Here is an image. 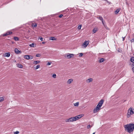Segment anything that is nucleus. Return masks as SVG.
Returning a JSON list of instances; mask_svg holds the SVG:
<instances>
[{
	"mask_svg": "<svg viewBox=\"0 0 134 134\" xmlns=\"http://www.w3.org/2000/svg\"><path fill=\"white\" fill-rule=\"evenodd\" d=\"M79 104V102H77L75 103H74V105L75 106V107H77L78 106Z\"/></svg>",
	"mask_w": 134,
	"mask_h": 134,
	"instance_id": "21",
	"label": "nucleus"
},
{
	"mask_svg": "<svg viewBox=\"0 0 134 134\" xmlns=\"http://www.w3.org/2000/svg\"><path fill=\"white\" fill-rule=\"evenodd\" d=\"M33 58V57L32 55H30V59H32Z\"/></svg>",
	"mask_w": 134,
	"mask_h": 134,
	"instance_id": "34",
	"label": "nucleus"
},
{
	"mask_svg": "<svg viewBox=\"0 0 134 134\" xmlns=\"http://www.w3.org/2000/svg\"><path fill=\"white\" fill-rule=\"evenodd\" d=\"M40 62V61L39 60L34 61V62L33 64H37L39 63Z\"/></svg>",
	"mask_w": 134,
	"mask_h": 134,
	"instance_id": "13",
	"label": "nucleus"
},
{
	"mask_svg": "<svg viewBox=\"0 0 134 134\" xmlns=\"http://www.w3.org/2000/svg\"><path fill=\"white\" fill-rule=\"evenodd\" d=\"M74 55V54H73L67 53L65 54L64 57L68 59H70L72 58Z\"/></svg>",
	"mask_w": 134,
	"mask_h": 134,
	"instance_id": "4",
	"label": "nucleus"
},
{
	"mask_svg": "<svg viewBox=\"0 0 134 134\" xmlns=\"http://www.w3.org/2000/svg\"><path fill=\"white\" fill-rule=\"evenodd\" d=\"M10 56V54L9 52L5 53L4 56L5 57H9Z\"/></svg>",
	"mask_w": 134,
	"mask_h": 134,
	"instance_id": "8",
	"label": "nucleus"
},
{
	"mask_svg": "<svg viewBox=\"0 0 134 134\" xmlns=\"http://www.w3.org/2000/svg\"><path fill=\"white\" fill-rule=\"evenodd\" d=\"M51 64V62H48L47 63V65H50Z\"/></svg>",
	"mask_w": 134,
	"mask_h": 134,
	"instance_id": "39",
	"label": "nucleus"
},
{
	"mask_svg": "<svg viewBox=\"0 0 134 134\" xmlns=\"http://www.w3.org/2000/svg\"><path fill=\"white\" fill-rule=\"evenodd\" d=\"M17 66L21 68H23V66L20 64H18Z\"/></svg>",
	"mask_w": 134,
	"mask_h": 134,
	"instance_id": "18",
	"label": "nucleus"
},
{
	"mask_svg": "<svg viewBox=\"0 0 134 134\" xmlns=\"http://www.w3.org/2000/svg\"><path fill=\"white\" fill-rule=\"evenodd\" d=\"M93 79L92 78H90L87 79L86 81L87 83H89L91 82H92L93 81Z\"/></svg>",
	"mask_w": 134,
	"mask_h": 134,
	"instance_id": "7",
	"label": "nucleus"
},
{
	"mask_svg": "<svg viewBox=\"0 0 134 134\" xmlns=\"http://www.w3.org/2000/svg\"><path fill=\"white\" fill-rule=\"evenodd\" d=\"M89 43V41H88L86 40L85 41L82 45V47L85 48L88 44Z\"/></svg>",
	"mask_w": 134,
	"mask_h": 134,
	"instance_id": "5",
	"label": "nucleus"
},
{
	"mask_svg": "<svg viewBox=\"0 0 134 134\" xmlns=\"http://www.w3.org/2000/svg\"><path fill=\"white\" fill-rule=\"evenodd\" d=\"M65 121L66 122H73L72 118H71L69 119H66Z\"/></svg>",
	"mask_w": 134,
	"mask_h": 134,
	"instance_id": "6",
	"label": "nucleus"
},
{
	"mask_svg": "<svg viewBox=\"0 0 134 134\" xmlns=\"http://www.w3.org/2000/svg\"><path fill=\"white\" fill-rule=\"evenodd\" d=\"M35 67V69L36 70L40 67V66L39 65H38L36 66Z\"/></svg>",
	"mask_w": 134,
	"mask_h": 134,
	"instance_id": "25",
	"label": "nucleus"
},
{
	"mask_svg": "<svg viewBox=\"0 0 134 134\" xmlns=\"http://www.w3.org/2000/svg\"><path fill=\"white\" fill-rule=\"evenodd\" d=\"M132 65L134 66V63H133Z\"/></svg>",
	"mask_w": 134,
	"mask_h": 134,
	"instance_id": "46",
	"label": "nucleus"
},
{
	"mask_svg": "<svg viewBox=\"0 0 134 134\" xmlns=\"http://www.w3.org/2000/svg\"><path fill=\"white\" fill-rule=\"evenodd\" d=\"M130 61L132 63H134V57H131L130 59Z\"/></svg>",
	"mask_w": 134,
	"mask_h": 134,
	"instance_id": "19",
	"label": "nucleus"
},
{
	"mask_svg": "<svg viewBox=\"0 0 134 134\" xmlns=\"http://www.w3.org/2000/svg\"><path fill=\"white\" fill-rule=\"evenodd\" d=\"M133 114H134V109L130 108L128 110L127 116V118H129L130 116L131 115Z\"/></svg>",
	"mask_w": 134,
	"mask_h": 134,
	"instance_id": "3",
	"label": "nucleus"
},
{
	"mask_svg": "<svg viewBox=\"0 0 134 134\" xmlns=\"http://www.w3.org/2000/svg\"><path fill=\"white\" fill-rule=\"evenodd\" d=\"M77 116H75L73 117H72V118L73 121H75L77 120H78L77 118Z\"/></svg>",
	"mask_w": 134,
	"mask_h": 134,
	"instance_id": "14",
	"label": "nucleus"
},
{
	"mask_svg": "<svg viewBox=\"0 0 134 134\" xmlns=\"http://www.w3.org/2000/svg\"><path fill=\"white\" fill-rule=\"evenodd\" d=\"M40 39L41 41H43V38L42 37H41V38H40Z\"/></svg>",
	"mask_w": 134,
	"mask_h": 134,
	"instance_id": "41",
	"label": "nucleus"
},
{
	"mask_svg": "<svg viewBox=\"0 0 134 134\" xmlns=\"http://www.w3.org/2000/svg\"><path fill=\"white\" fill-rule=\"evenodd\" d=\"M90 127V125H88L87 126V128L88 129Z\"/></svg>",
	"mask_w": 134,
	"mask_h": 134,
	"instance_id": "40",
	"label": "nucleus"
},
{
	"mask_svg": "<svg viewBox=\"0 0 134 134\" xmlns=\"http://www.w3.org/2000/svg\"><path fill=\"white\" fill-rule=\"evenodd\" d=\"M124 128L127 132L130 133L132 132L134 129V124H130L126 125L124 126Z\"/></svg>",
	"mask_w": 134,
	"mask_h": 134,
	"instance_id": "1",
	"label": "nucleus"
},
{
	"mask_svg": "<svg viewBox=\"0 0 134 134\" xmlns=\"http://www.w3.org/2000/svg\"><path fill=\"white\" fill-rule=\"evenodd\" d=\"M6 33L7 34V35H8L11 34L12 33V32L11 31L8 32H6Z\"/></svg>",
	"mask_w": 134,
	"mask_h": 134,
	"instance_id": "28",
	"label": "nucleus"
},
{
	"mask_svg": "<svg viewBox=\"0 0 134 134\" xmlns=\"http://www.w3.org/2000/svg\"><path fill=\"white\" fill-rule=\"evenodd\" d=\"M14 39L15 41H16L19 40V38L17 37H14Z\"/></svg>",
	"mask_w": 134,
	"mask_h": 134,
	"instance_id": "23",
	"label": "nucleus"
},
{
	"mask_svg": "<svg viewBox=\"0 0 134 134\" xmlns=\"http://www.w3.org/2000/svg\"><path fill=\"white\" fill-rule=\"evenodd\" d=\"M97 30L96 28H94L93 30V33H95L96 32Z\"/></svg>",
	"mask_w": 134,
	"mask_h": 134,
	"instance_id": "22",
	"label": "nucleus"
},
{
	"mask_svg": "<svg viewBox=\"0 0 134 134\" xmlns=\"http://www.w3.org/2000/svg\"><path fill=\"white\" fill-rule=\"evenodd\" d=\"M83 54L82 53H80L79 54V57H81L82 56Z\"/></svg>",
	"mask_w": 134,
	"mask_h": 134,
	"instance_id": "30",
	"label": "nucleus"
},
{
	"mask_svg": "<svg viewBox=\"0 0 134 134\" xmlns=\"http://www.w3.org/2000/svg\"><path fill=\"white\" fill-rule=\"evenodd\" d=\"M29 46L31 47H34V44L33 43H32L31 44H30Z\"/></svg>",
	"mask_w": 134,
	"mask_h": 134,
	"instance_id": "27",
	"label": "nucleus"
},
{
	"mask_svg": "<svg viewBox=\"0 0 134 134\" xmlns=\"http://www.w3.org/2000/svg\"><path fill=\"white\" fill-rule=\"evenodd\" d=\"M104 60L103 58H102L100 59L98 61V62L99 63H101L103 62L104 61Z\"/></svg>",
	"mask_w": 134,
	"mask_h": 134,
	"instance_id": "16",
	"label": "nucleus"
},
{
	"mask_svg": "<svg viewBox=\"0 0 134 134\" xmlns=\"http://www.w3.org/2000/svg\"><path fill=\"white\" fill-rule=\"evenodd\" d=\"M46 43V42H42V43L43 44H44L45 43Z\"/></svg>",
	"mask_w": 134,
	"mask_h": 134,
	"instance_id": "45",
	"label": "nucleus"
},
{
	"mask_svg": "<svg viewBox=\"0 0 134 134\" xmlns=\"http://www.w3.org/2000/svg\"><path fill=\"white\" fill-rule=\"evenodd\" d=\"M132 71H133V72L134 73V67L132 68Z\"/></svg>",
	"mask_w": 134,
	"mask_h": 134,
	"instance_id": "42",
	"label": "nucleus"
},
{
	"mask_svg": "<svg viewBox=\"0 0 134 134\" xmlns=\"http://www.w3.org/2000/svg\"><path fill=\"white\" fill-rule=\"evenodd\" d=\"M120 9H117L115 11V14H117L119 12Z\"/></svg>",
	"mask_w": 134,
	"mask_h": 134,
	"instance_id": "20",
	"label": "nucleus"
},
{
	"mask_svg": "<svg viewBox=\"0 0 134 134\" xmlns=\"http://www.w3.org/2000/svg\"><path fill=\"white\" fill-rule=\"evenodd\" d=\"M19 133V131H17L16 132H14V133L15 134H18Z\"/></svg>",
	"mask_w": 134,
	"mask_h": 134,
	"instance_id": "33",
	"label": "nucleus"
},
{
	"mask_svg": "<svg viewBox=\"0 0 134 134\" xmlns=\"http://www.w3.org/2000/svg\"><path fill=\"white\" fill-rule=\"evenodd\" d=\"M125 37H122V38H123L122 41H124L125 40Z\"/></svg>",
	"mask_w": 134,
	"mask_h": 134,
	"instance_id": "43",
	"label": "nucleus"
},
{
	"mask_svg": "<svg viewBox=\"0 0 134 134\" xmlns=\"http://www.w3.org/2000/svg\"><path fill=\"white\" fill-rule=\"evenodd\" d=\"M131 42H134V39L133 38L131 40Z\"/></svg>",
	"mask_w": 134,
	"mask_h": 134,
	"instance_id": "38",
	"label": "nucleus"
},
{
	"mask_svg": "<svg viewBox=\"0 0 134 134\" xmlns=\"http://www.w3.org/2000/svg\"><path fill=\"white\" fill-rule=\"evenodd\" d=\"M41 56V55L40 54H37L36 55V57H40Z\"/></svg>",
	"mask_w": 134,
	"mask_h": 134,
	"instance_id": "29",
	"label": "nucleus"
},
{
	"mask_svg": "<svg viewBox=\"0 0 134 134\" xmlns=\"http://www.w3.org/2000/svg\"><path fill=\"white\" fill-rule=\"evenodd\" d=\"M95 132H94L92 134H95Z\"/></svg>",
	"mask_w": 134,
	"mask_h": 134,
	"instance_id": "47",
	"label": "nucleus"
},
{
	"mask_svg": "<svg viewBox=\"0 0 134 134\" xmlns=\"http://www.w3.org/2000/svg\"><path fill=\"white\" fill-rule=\"evenodd\" d=\"M73 81V79H69L67 81V83L68 84H70L71 82Z\"/></svg>",
	"mask_w": 134,
	"mask_h": 134,
	"instance_id": "10",
	"label": "nucleus"
},
{
	"mask_svg": "<svg viewBox=\"0 0 134 134\" xmlns=\"http://www.w3.org/2000/svg\"><path fill=\"white\" fill-rule=\"evenodd\" d=\"M14 51L15 52L16 54H19V53L20 52V51L17 48H15L14 50Z\"/></svg>",
	"mask_w": 134,
	"mask_h": 134,
	"instance_id": "12",
	"label": "nucleus"
},
{
	"mask_svg": "<svg viewBox=\"0 0 134 134\" xmlns=\"http://www.w3.org/2000/svg\"><path fill=\"white\" fill-rule=\"evenodd\" d=\"M83 114H81L77 116H77V118L78 120L79 119L81 118L82 117H83Z\"/></svg>",
	"mask_w": 134,
	"mask_h": 134,
	"instance_id": "11",
	"label": "nucleus"
},
{
	"mask_svg": "<svg viewBox=\"0 0 134 134\" xmlns=\"http://www.w3.org/2000/svg\"><path fill=\"white\" fill-rule=\"evenodd\" d=\"M82 26L81 25H79L78 27V29L79 30L80 29Z\"/></svg>",
	"mask_w": 134,
	"mask_h": 134,
	"instance_id": "31",
	"label": "nucleus"
},
{
	"mask_svg": "<svg viewBox=\"0 0 134 134\" xmlns=\"http://www.w3.org/2000/svg\"><path fill=\"white\" fill-rule=\"evenodd\" d=\"M105 27L106 28H105L107 29H108V28L107 27V26L105 25Z\"/></svg>",
	"mask_w": 134,
	"mask_h": 134,
	"instance_id": "44",
	"label": "nucleus"
},
{
	"mask_svg": "<svg viewBox=\"0 0 134 134\" xmlns=\"http://www.w3.org/2000/svg\"><path fill=\"white\" fill-rule=\"evenodd\" d=\"M24 58L25 59L29 60L30 59V55H26L24 56Z\"/></svg>",
	"mask_w": 134,
	"mask_h": 134,
	"instance_id": "9",
	"label": "nucleus"
},
{
	"mask_svg": "<svg viewBox=\"0 0 134 134\" xmlns=\"http://www.w3.org/2000/svg\"><path fill=\"white\" fill-rule=\"evenodd\" d=\"M7 34L6 33L5 34H3L2 35H3V36H6L7 35H7Z\"/></svg>",
	"mask_w": 134,
	"mask_h": 134,
	"instance_id": "35",
	"label": "nucleus"
},
{
	"mask_svg": "<svg viewBox=\"0 0 134 134\" xmlns=\"http://www.w3.org/2000/svg\"><path fill=\"white\" fill-rule=\"evenodd\" d=\"M98 18L101 21L103 20V18L102 16H99L98 18Z\"/></svg>",
	"mask_w": 134,
	"mask_h": 134,
	"instance_id": "26",
	"label": "nucleus"
},
{
	"mask_svg": "<svg viewBox=\"0 0 134 134\" xmlns=\"http://www.w3.org/2000/svg\"><path fill=\"white\" fill-rule=\"evenodd\" d=\"M63 16V14H61L59 15V17L60 18H62Z\"/></svg>",
	"mask_w": 134,
	"mask_h": 134,
	"instance_id": "37",
	"label": "nucleus"
},
{
	"mask_svg": "<svg viewBox=\"0 0 134 134\" xmlns=\"http://www.w3.org/2000/svg\"><path fill=\"white\" fill-rule=\"evenodd\" d=\"M56 38L54 37H51L49 38V40H56Z\"/></svg>",
	"mask_w": 134,
	"mask_h": 134,
	"instance_id": "15",
	"label": "nucleus"
},
{
	"mask_svg": "<svg viewBox=\"0 0 134 134\" xmlns=\"http://www.w3.org/2000/svg\"><path fill=\"white\" fill-rule=\"evenodd\" d=\"M4 98L3 97H0V102H3L4 100Z\"/></svg>",
	"mask_w": 134,
	"mask_h": 134,
	"instance_id": "17",
	"label": "nucleus"
},
{
	"mask_svg": "<svg viewBox=\"0 0 134 134\" xmlns=\"http://www.w3.org/2000/svg\"><path fill=\"white\" fill-rule=\"evenodd\" d=\"M104 100L103 99H101L97 105V107L94 109L93 112L94 113H96L100 109V107L102 106L103 104L104 103Z\"/></svg>",
	"mask_w": 134,
	"mask_h": 134,
	"instance_id": "2",
	"label": "nucleus"
},
{
	"mask_svg": "<svg viewBox=\"0 0 134 134\" xmlns=\"http://www.w3.org/2000/svg\"><path fill=\"white\" fill-rule=\"evenodd\" d=\"M56 75L55 74H54L53 75V77L54 78H55L56 77Z\"/></svg>",
	"mask_w": 134,
	"mask_h": 134,
	"instance_id": "32",
	"label": "nucleus"
},
{
	"mask_svg": "<svg viewBox=\"0 0 134 134\" xmlns=\"http://www.w3.org/2000/svg\"><path fill=\"white\" fill-rule=\"evenodd\" d=\"M37 26V24L36 23H35V24H32V26L34 27H36Z\"/></svg>",
	"mask_w": 134,
	"mask_h": 134,
	"instance_id": "24",
	"label": "nucleus"
},
{
	"mask_svg": "<svg viewBox=\"0 0 134 134\" xmlns=\"http://www.w3.org/2000/svg\"><path fill=\"white\" fill-rule=\"evenodd\" d=\"M102 21V23L103 25H104V26L105 27V28H106V27H105V25L104 24V23L103 20Z\"/></svg>",
	"mask_w": 134,
	"mask_h": 134,
	"instance_id": "36",
	"label": "nucleus"
}]
</instances>
